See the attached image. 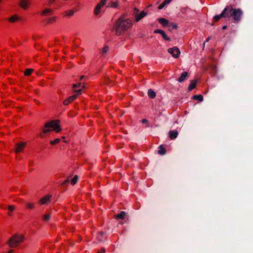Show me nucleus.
<instances>
[{"instance_id":"1a4fd4ad","label":"nucleus","mask_w":253,"mask_h":253,"mask_svg":"<svg viewBox=\"0 0 253 253\" xmlns=\"http://www.w3.org/2000/svg\"><path fill=\"white\" fill-rule=\"evenodd\" d=\"M106 1L107 0H101L100 2L97 4L94 10V13L96 15L99 13L101 8L106 4Z\"/></svg>"},{"instance_id":"79ce46f5","label":"nucleus","mask_w":253,"mask_h":253,"mask_svg":"<svg viewBox=\"0 0 253 253\" xmlns=\"http://www.w3.org/2000/svg\"><path fill=\"white\" fill-rule=\"evenodd\" d=\"M226 27H226V26H223L222 27V29H223V30H224V29H225L226 28Z\"/></svg>"},{"instance_id":"c85d7f7f","label":"nucleus","mask_w":253,"mask_h":253,"mask_svg":"<svg viewBox=\"0 0 253 253\" xmlns=\"http://www.w3.org/2000/svg\"><path fill=\"white\" fill-rule=\"evenodd\" d=\"M26 208L28 209H33L34 207V204L31 203H27L26 204Z\"/></svg>"},{"instance_id":"f3484780","label":"nucleus","mask_w":253,"mask_h":253,"mask_svg":"<svg viewBox=\"0 0 253 253\" xmlns=\"http://www.w3.org/2000/svg\"><path fill=\"white\" fill-rule=\"evenodd\" d=\"M19 20V17L17 15H14L9 17L8 20L10 22H15Z\"/></svg>"},{"instance_id":"2eb2a0df","label":"nucleus","mask_w":253,"mask_h":253,"mask_svg":"<svg viewBox=\"0 0 253 253\" xmlns=\"http://www.w3.org/2000/svg\"><path fill=\"white\" fill-rule=\"evenodd\" d=\"M158 21L163 27L168 26L169 24V21L164 18H159Z\"/></svg>"},{"instance_id":"f704fd0d","label":"nucleus","mask_w":253,"mask_h":253,"mask_svg":"<svg viewBox=\"0 0 253 253\" xmlns=\"http://www.w3.org/2000/svg\"><path fill=\"white\" fill-rule=\"evenodd\" d=\"M165 5H166V4L163 2L161 4L159 5V6L158 7V9H162V8H163L165 7Z\"/></svg>"},{"instance_id":"0eeeda50","label":"nucleus","mask_w":253,"mask_h":253,"mask_svg":"<svg viewBox=\"0 0 253 253\" xmlns=\"http://www.w3.org/2000/svg\"><path fill=\"white\" fill-rule=\"evenodd\" d=\"M168 51L174 58H178L180 53L179 49L176 47H174L169 49Z\"/></svg>"},{"instance_id":"7ed1b4c3","label":"nucleus","mask_w":253,"mask_h":253,"mask_svg":"<svg viewBox=\"0 0 253 253\" xmlns=\"http://www.w3.org/2000/svg\"><path fill=\"white\" fill-rule=\"evenodd\" d=\"M83 87L84 86H81V84L80 83L74 84L73 90L74 94L65 99L63 102L64 104L67 105L75 100L77 98V97L81 94L82 89Z\"/></svg>"},{"instance_id":"ea45409f","label":"nucleus","mask_w":253,"mask_h":253,"mask_svg":"<svg viewBox=\"0 0 253 253\" xmlns=\"http://www.w3.org/2000/svg\"><path fill=\"white\" fill-rule=\"evenodd\" d=\"M55 0H49V2L50 3H53L54 2Z\"/></svg>"},{"instance_id":"c9c22d12","label":"nucleus","mask_w":253,"mask_h":253,"mask_svg":"<svg viewBox=\"0 0 253 253\" xmlns=\"http://www.w3.org/2000/svg\"><path fill=\"white\" fill-rule=\"evenodd\" d=\"M171 1V0H165L163 1V2L166 5V4L169 3Z\"/></svg>"},{"instance_id":"5701e85b","label":"nucleus","mask_w":253,"mask_h":253,"mask_svg":"<svg viewBox=\"0 0 253 253\" xmlns=\"http://www.w3.org/2000/svg\"><path fill=\"white\" fill-rule=\"evenodd\" d=\"M126 216V212L124 211H122L120 213L116 214L115 215V218L117 219H124Z\"/></svg>"},{"instance_id":"e433bc0d","label":"nucleus","mask_w":253,"mask_h":253,"mask_svg":"<svg viewBox=\"0 0 253 253\" xmlns=\"http://www.w3.org/2000/svg\"><path fill=\"white\" fill-rule=\"evenodd\" d=\"M105 251L104 249H101L98 253H105Z\"/></svg>"},{"instance_id":"393cba45","label":"nucleus","mask_w":253,"mask_h":253,"mask_svg":"<svg viewBox=\"0 0 253 253\" xmlns=\"http://www.w3.org/2000/svg\"><path fill=\"white\" fill-rule=\"evenodd\" d=\"M148 94L150 98H154L156 97V93L152 89H149Z\"/></svg>"},{"instance_id":"7c9ffc66","label":"nucleus","mask_w":253,"mask_h":253,"mask_svg":"<svg viewBox=\"0 0 253 253\" xmlns=\"http://www.w3.org/2000/svg\"><path fill=\"white\" fill-rule=\"evenodd\" d=\"M50 218V215L48 214H46L43 215V218L45 221H48Z\"/></svg>"},{"instance_id":"412c9836","label":"nucleus","mask_w":253,"mask_h":253,"mask_svg":"<svg viewBox=\"0 0 253 253\" xmlns=\"http://www.w3.org/2000/svg\"><path fill=\"white\" fill-rule=\"evenodd\" d=\"M74 11L73 10H69L64 12L63 15L65 17H71L74 14Z\"/></svg>"},{"instance_id":"473e14b6","label":"nucleus","mask_w":253,"mask_h":253,"mask_svg":"<svg viewBox=\"0 0 253 253\" xmlns=\"http://www.w3.org/2000/svg\"><path fill=\"white\" fill-rule=\"evenodd\" d=\"M163 38L166 40V41H169V38L167 36V35L165 34V32L163 33L162 35Z\"/></svg>"},{"instance_id":"37998d69","label":"nucleus","mask_w":253,"mask_h":253,"mask_svg":"<svg viewBox=\"0 0 253 253\" xmlns=\"http://www.w3.org/2000/svg\"><path fill=\"white\" fill-rule=\"evenodd\" d=\"M209 40H210V38H208L206 40V42H208L209 41Z\"/></svg>"},{"instance_id":"a19ab883","label":"nucleus","mask_w":253,"mask_h":253,"mask_svg":"<svg viewBox=\"0 0 253 253\" xmlns=\"http://www.w3.org/2000/svg\"><path fill=\"white\" fill-rule=\"evenodd\" d=\"M142 122L143 123H145L147 122V120L146 119H143V120H142Z\"/></svg>"},{"instance_id":"4c0bfd02","label":"nucleus","mask_w":253,"mask_h":253,"mask_svg":"<svg viewBox=\"0 0 253 253\" xmlns=\"http://www.w3.org/2000/svg\"><path fill=\"white\" fill-rule=\"evenodd\" d=\"M4 253H14V251L12 249H10L8 251L5 252Z\"/></svg>"},{"instance_id":"58836bf2","label":"nucleus","mask_w":253,"mask_h":253,"mask_svg":"<svg viewBox=\"0 0 253 253\" xmlns=\"http://www.w3.org/2000/svg\"><path fill=\"white\" fill-rule=\"evenodd\" d=\"M108 49V48L107 47H104V48L103 49V52L106 53Z\"/></svg>"},{"instance_id":"6e6552de","label":"nucleus","mask_w":253,"mask_h":253,"mask_svg":"<svg viewBox=\"0 0 253 253\" xmlns=\"http://www.w3.org/2000/svg\"><path fill=\"white\" fill-rule=\"evenodd\" d=\"M227 8H224L222 13L219 15H216L214 16L213 20L215 22L218 21L222 17L227 16Z\"/></svg>"},{"instance_id":"ddd939ff","label":"nucleus","mask_w":253,"mask_h":253,"mask_svg":"<svg viewBox=\"0 0 253 253\" xmlns=\"http://www.w3.org/2000/svg\"><path fill=\"white\" fill-rule=\"evenodd\" d=\"M78 179H79L78 176L76 175L71 179H70V178L68 177V179L65 181V182L67 183V182H69V181H70L71 184L74 185L77 183Z\"/></svg>"},{"instance_id":"a878e982","label":"nucleus","mask_w":253,"mask_h":253,"mask_svg":"<svg viewBox=\"0 0 253 253\" xmlns=\"http://www.w3.org/2000/svg\"><path fill=\"white\" fill-rule=\"evenodd\" d=\"M60 141V139L59 138H56L53 140H51L50 141V144L54 145L58 144Z\"/></svg>"},{"instance_id":"39448f33","label":"nucleus","mask_w":253,"mask_h":253,"mask_svg":"<svg viewBox=\"0 0 253 253\" xmlns=\"http://www.w3.org/2000/svg\"><path fill=\"white\" fill-rule=\"evenodd\" d=\"M22 235L15 234L10 238L7 244L10 247H15L23 240Z\"/></svg>"},{"instance_id":"dca6fc26","label":"nucleus","mask_w":253,"mask_h":253,"mask_svg":"<svg viewBox=\"0 0 253 253\" xmlns=\"http://www.w3.org/2000/svg\"><path fill=\"white\" fill-rule=\"evenodd\" d=\"M53 10L50 8H46L43 10L42 13V16H47L52 14Z\"/></svg>"},{"instance_id":"f8f14e48","label":"nucleus","mask_w":253,"mask_h":253,"mask_svg":"<svg viewBox=\"0 0 253 253\" xmlns=\"http://www.w3.org/2000/svg\"><path fill=\"white\" fill-rule=\"evenodd\" d=\"M147 15V13L145 12L144 11H142L140 13L135 14V21L138 22L141 19H142L143 17L146 16Z\"/></svg>"},{"instance_id":"9b49d317","label":"nucleus","mask_w":253,"mask_h":253,"mask_svg":"<svg viewBox=\"0 0 253 253\" xmlns=\"http://www.w3.org/2000/svg\"><path fill=\"white\" fill-rule=\"evenodd\" d=\"M51 199V196L46 195V196L43 197V198H42L40 200L39 202L42 205L47 204L50 202Z\"/></svg>"},{"instance_id":"20e7f679","label":"nucleus","mask_w":253,"mask_h":253,"mask_svg":"<svg viewBox=\"0 0 253 253\" xmlns=\"http://www.w3.org/2000/svg\"><path fill=\"white\" fill-rule=\"evenodd\" d=\"M227 8V16H233L235 21L239 20L242 14V11L239 9H233L232 7H226Z\"/></svg>"},{"instance_id":"4468645a","label":"nucleus","mask_w":253,"mask_h":253,"mask_svg":"<svg viewBox=\"0 0 253 253\" xmlns=\"http://www.w3.org/2000/svg\"><path fill=\"white\" fill-rule=\"evenodd\" d=\"M169 135L171 139H173L177 137L178 132L177 130H170L169 131Z\"/></svg>"},{"instance_id":"423d86ee","label":"nucleus","mask_w":253,"mask_h":253,"mask_svg":"<svg viewBox=\"0 0 253 253\" xmlns=\"http://www.w3.org/2000/svg\"><path fill=\"white\" fill-rule=\"evenodd\" d=\"M26 145V142H21L18 143L15 146V152L16 153L22 152L25 149Z\"/></svg>"},{"instance_id":"c03bdc74","label":"nucleus","mask_w":253,"mask_h":253,"mask_svg":"<svg viewBox=\"0 0 253 253\" xmlns=\"http://www.w3.org/2000/svg\"><path fill=\"white\" fill-rule=\"evenodd\" d=\"M100 235L102 236L103 235V233H100Z\"/></svg>"},{"instance_id":"a211bd4d","label":"nucleus","mask_w":253,"mask_h":253,"mask_svg":"<svg viewBox=\"0 0 253 253\" xmlns=\"http://www.w3.org/2000/svg\"><path fill=\"white\" fill-rule=\"evenodd\" d=\"M196 84H197V81L195 80H192L191 82V83L189 85V87H188L189 91H191L192 89H193L194 88H195L196 86Z\"/></svg>"},{"instance_id":"cd10ccee","label":"nucleus","mask_w":253,"mask_h":253,"mask_svg":"<svg viewBox=\"0 0 253 253\" xmlns=\"http://www.w3.org/2000/svg\"><path fill=\"white\" fill-rule=\"evenodd\" d=\"M33 72V70L31 69H27L25 70L24 74L25 76L30 75Z\"/></svg>"},{"instance_id":"9d476101","label":"nucleus","mask_w":253,"mask_h":253,"mask_svg":"<svg viewBox=\"0 0 253 253\" xmlns=\"http://www.w3.org/2000/svg\"><path fill=\"white\" fill-rule=\"evenodd\" d=\"M30 0H21L19 5L23 9H27L30 5Z\"/></svg>"},{"instance_id":"72a5a7b5","label":"nucleus","mask_w":253,"mask_h":253,"mask_svg":"<svg viewBox=\"0 0 253 253\" xmlns=\"http://www.w3.org/2000/svg\"><path fill=\"white\" fill-rule=\"evenodd\" d=\"M164 32L163 30L160 29H157L154 31V33H159L161 35H162V34H163Z\"/></svg>"},{"instance_id":"f03ea898","label":"nucleus","mask_w":253,"mask_h":253,"mask_svg":"<svg viewBox=\"0 0 253 253\" xmlns=\"http://www.w3.org/2000/svg\"><path fill=\"white\" fill-rule=\"evenodd\" d=\"M61 130V128L59 125V122L57 120L51 121L44 125L42 132L41 135H42V133H46L52 131L58 132Z\"/></svg>"},{"instance_id":"4be33fe9","label":"nucleus","mask_w":253,"mask_h":253,"mask_svg":"<svg viewBox=\"0 0 253 253\" xmlns=\"http://www.w3.org/2000/svg\"><path fill=\"white\" fill-rule=\"evenodd\" d=\"M158 153L160 155H163L166 153V149L162 145H160L159 147Z\"/></svg>"},{"instance_id":"a18cd8bd","label":"nucleus","mask_w":253,"mask_h":253,"mask_svg":"<svg viewBox=\"0 0 253 253\" xmlns=\"http://www.w3.org/2000/svg\"><path fill=\"white\" fill-rule=\"evenodd\" d=\"M2 0H0V2Z\"/></svg>"},{"instance_id":"2f4dec72","label":"nucleus","mask_w":253,"mask_h":253,"mask_svg":"<svg viewBox=\"0 0 253 253\" xmlns=\"http://www.w3.org/2000/svg\"><path fill=\"white\" fill-rule=\"evenodd\" d=\"M15 209V207L14 206L10 205L8 206V210L9 212H12Z\"/></svg>"},{"instance_id":"bb28decb","label":"nucleus","mask_w":253,"mask_h":253,"mask_svg":"<svg viewBox=\"0 0 253 253\" xmlns=\"http://www.w3.org/2000/svg\"><path fill=\"white\" fill-rule=\"evenodd\" d=\"M168 27L169 28L170 30L176 29L177 28V25L176 24H172V23H169Z\"/></svg>"},{"instance_id":"b1692460","label":"nucleus","mask_w":253,"mask_h":253,"mask_svg":"<svg viewBox=\"0 0 253 253\" xmlns=\"http://www.w3.org/2000/svg\"><path fill=\"white\" fill-rule=\"evenodd\" d=\"M192 99L197 100L199 102H202L203 100V96L201 94L195 95L192 96Z\"/></svg>"},{"instance_id":"c756f323","label":"nucleus","mask_w":253,"mask_h":253,"mask_svg":"<svg viewBox=\"0 0 253 253\" xmlns=\"http://www.w3.org/2000/svg\"><path fill=\"white\" fill-rule=\"evenodd\" d=\"M56 19H57L56 17L54 16V17H51L48 19V23H53V22H55L56 20Z\"/></svg>"},{"instance_id":"aec40b11","label":"nucleus","mask_w":253,"mask_h":253,"mask_svg":"<svg viewBox=\"0 0 253 253\" xmlns=\"http://www.w3.org/2000/svg\"><path fill=\"white\" fill-rule=\"evenodd\" d=\"M118 5H119V2L117 1H110L108 4V7H109L117 8V7H118Z\"/></svg>"},{"instance_id":"6ab92c4d","label":"nucleus","mask_w":253,"mask_h":253,"mask_svg":"<svg viewBox=\"0 0 253 253\" xmlns=\"http://www.w3.org/2000/svg\"><path fill=\"white\" fill-rule=\"evenodd\" d=\"M187 75H188V74H187V73L186 72H183L181 75L180 77L178 79V81L179 82H180V83H181L183 81H184L186 79V77L187 76Z\"/></svg>"},{"instance_id":"f257e3e1","label":"nucleus","mask_w":253,"mask_h":253,"mask_svg":"<svg viewBox=\"0 0 253 253\" xmlns=\"http://www.w3.org/2000/svg\"><path fill=\"white\" fill-rule=\"evenodd\" d=\"M131 26V20L121 17L118 20L115 26L116 34L118 35H121L122 32L129 29Z\"/></svg>"}]
</instances>
